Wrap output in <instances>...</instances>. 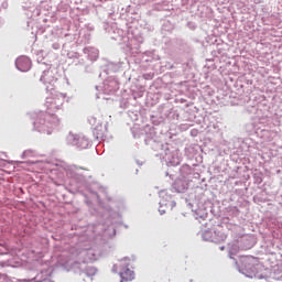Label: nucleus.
<instances>
[{
  "mask_svg": "<svg viewBox=\"0 0 282 282\" xmlns=\"http://www.w3.org/2000/svg\"><path fill=\"white\" fill-rule=\"evenodd\" d=\"M120 282H129L135 279V272L131 271V269L126 268L119 271Z\"/></svg>",
  "mask_w": 282,
  "mask_h": 282,
  "instance_id": "f03ea898",
  "label": "nucleus"
},
{
  "mask_svg": "<svg viewBox=\"0 0 282 282\" xmlns=\"http://www.w3.org/2000/svg\"><path fill=\"white\" fill-rule=\"evenodd\" d=\"M15 65L20 72H30V67H32V63L28 57L18 58Z\"/></svg>",
  "mask_w": 282,
  "mask_h": 282,
  "instance_id": "f257e3e1",
  "label": "nucleus"
}]
</instances>
